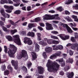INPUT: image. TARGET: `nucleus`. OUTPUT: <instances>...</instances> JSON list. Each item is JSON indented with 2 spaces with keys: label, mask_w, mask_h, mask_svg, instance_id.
I'll list each match as a JSON object with an SVG mask.
<instances>
[{
  "label": "nucleus",
  "mask_w": 78,
  "mask_h": 78,
  "mask_svg": "<svg viewBox=\"0 0 78 78\" xmlns=\"http://www.w3.org/2000/svg\"><path fill=\"white\" fill-rule=\"evenodd\" d=\"M46 67L48 68V70L49 72L57 71L59 67V65L55 62H54L53 64L51 65L50 60H48V62L46 64Z\"/></svg>",
  "instance_id": "1"
},
{
  "label": "nucleus",
  "mask_w": 78,
  "mask_h": 78,
  "mask_svg": "<svg viewBox=\"0 0 78 78\" xmlns=\"http://www.w3.org/2000/svg\"><path fill=\"white\" fill-rule=\"evenodd\" d=\"M9 46L10 48H9L10 53L8 52L9 55L11 58H14V54H15L17 51V48L13 44H10Z\"/></svg>",
  "instance_id": "2"
},
{
  "label": "nucleus",
  "mask_w": 78,
  "mask_h": 78,
  "mask_svg": "<svg viewBox=\"0 0 78 78\" xmlns=\"http://www.w3.org/2000/svg\"><path fill=\"white\" fill-rule=\"evenodd\" d=\"M58 16H59L58 14L52 16L46 15L43 16V20H53L54 19L55 20L56 17H58Z\"/></svg>",
  "instance_id": "3"
},
{
  "label": "nucleus",
  "mask_w": 78,
  "mask_h": 78,
  "mask_svg": "<svg viewBox=\"0 0 78 78\" xmlns=\"http://www.w3.org/2000/svg\"><path fill=\"white\" fill-rule=\"evenodd\" d=\"M14 38L13 41L16 43L18 45H21L22 43L20 39L19 35H16L12 36Z\"/></svg>",
  "instance_id": "4"
},
{
  "label": "nucleus",
  "mask_w": 78,
  "mask_h": 78,
  "mask_svg": "<svg viewBox=\"0 0 78 78\" xmlns=\"http://www.w3.org/2000/svg\"><path fill=\"white\" fill-rule=\"evenodd\" d=\"M24 42L25 44H27L28 45H31L33 44V42L30 38L25 37L24 38Z\"/></svg>",
  "instance_id": "5"
},
{
  "label": "nucleus",
  "mask_w": 78,
  "mask_h": 78,
  "mask_svg": "<svg viewBox=\"0 0 78 78\" xmlns=\"http://www.w3.org/2000/svg\"><path fill=\"white\" fill-rule=\"evenodd\" d=\"M21 55L22 56L25 58V59L27 60L28 58V55H27V53L26 51L25 50H22V51Z\"/></svg>",
  "instance_id": "6"
},
{
  "label": "nucleus",
  "mask_w": 78,
  "mask_h": 78,
  "mask_svg": "<svg viewBox=\"0 0 78 78\" xmlns=\"http://www.w3.org/2000/svg\"><path fill=\"white\" fill-rule=\"evenodd\" d=\"M45 24L46 28L47 30H52L53 29V27H52L51 24L48 23H46Z\"/></svg>",
  "instance_id": "7"
},
{
  "label": "nucleus",
  "mask_w": 78,
  "mask_h": 78,
  "mask_svg": "<svg viewBox=\"0 0 78 78\" xmlns=\"http://www.w3.org/2000/svg\"><path fill=\"white\" fill-rule=\"evenodd\" d=\"M58 36H59L60 37V38H61V39H62V40H63V41H66V39H69V36L66 35L65 37V38H64V35L62 34L58 35Z\"/></svg>",
  "instance_id": "8"
},
{
  "label": "nucleus",
  "mask_w": 78,
  "mask_h": 78,
  "mask_svg": "<svg viewBox=\"0 0 78 78\" xmlns=\"http://www.w3.org/2000/svg\"><path fill=\"white\" fill-rule=\"evenodd\" d=\"M38 70V73L40 74H42L44 73V68L41 66H38L37 67Z\"/></svg>",
  "instance_id": "9"
},
{
  "label": "nucleus",
  "mask_w": 78,
  "mask_h": 78,
  "mask_svg": "<svg viewBox=\"0 0 78 78\" xmlns=\"http://www.w3.org/2000/svg\"><path fill=\"white\" fill-rule=\"evenodd\" d=\"M66 74L68 78H73L74 75V73L73 72H72L70 73H67Z\"/></svg>",
  "instance_id": "10"
},
{
  "label": "nucleus",
  "mask_w": 78,
  "mask_h": 78,
  "mask_svg": "<svg viewBox=\"0 0 78 78\" xmlns=\"http://www.w3.org/2000/svg\"><path fill=\"white\" fill-rule=\"evenodd\" d=\"M56 61L58 62H62L61 66H62V67L65 66V62L63 61V58H61L60 60H57Z\"/></svg>",
  "instance_id": "11"
},
{
  "label": "nucleus",
  "mask_w": 78,
  "mask_h": 78,
  "mask_svg": "<svg viewBox=\"0 0 78 78\" xmlns=\"http://www.w3.org/2000/svg\"><path fill=\"white\" fill-rule=\"evenodd\" d=\"M45 51L46 52L48 53L49 52H51L52 50V48L50 47H46L45 49Z\"/></svg>",
  "instance_id": "12"
},
{
  "label": "nucleus",
  "mask_w": 78,
  "mask_h": 78,
  "mask_svg": "<svg viewBox=\"0 0 78 78\" xmlns=\"http://www.w3.org/2000/svg\"><path fill=\"white\" fill-rule=\"evenodd\" d=\"M32 61H34L35 60L36 58H37V55H36V54L34 52H33L32 54Z\"/></svg>",
  "instance_id": "13"
},
{
  "label": "nucleus",
  "mask_w": 78,
  "mask_h": 78,
  "mask_svg": "<svg viewBox=\"0 0 78 78\" xmlns=\"http://www.w3.org/2000/svg\"><path fill=\"white\" fill-rule=\"evenodd\" d=\"M27 36H31L32 37H34L35 35V34H34V33L32 32H29L27 34Z\"/></svg>",
  "instance_id": "14"
},
{
  "label": "nucleus",
  "mask_w": 78,
  "mask_h": 78,
  "mask_svg": "<svg viewBox=\"0 0 78 78\" xmlns=\"http://www.w3.org/2000/svg\"><path fill=\"white\" fill-rule=\"evenodd\" d=\"M35 50L36 51L38 52L39 51V46L37 43H35Z\"/></svg>",
  "instance_id": "15"
},
{
  "label": "nucleus",
  "mask_w": 78,
  "mask_h": 78,
  "mask_svg": "<svg viewBox=\"0 0 78 78\" xmlns=\"http://www.w3.org/2000/svg\"><path fill=\"white\" fill-rule=\"evenodd\" d=\"M6 38L8 39L9 41H12L13 40L12 37L10 35L6 36Z\"/></svg>",
  "instance_id": "16"
},
{
  "label": "nucleus",
  "mask_w": 78,
  "mask_h": 78,
  "mask_svg": "<svg viewBox=\"0 0 78 78\" xmlns=\"http://www.w3.org/2000/svg\"><path fill=\"white\" fill-rule=\"evenodd\" d=\"M75 44V43H73L72 44L70 43H69L66 45L67 47H70L71 46V48L73 50V47H74V45Z\"/></svg>",
  "instance_id": "17"
},
{
  "label": "nucleus",
  "mask_w": 78,
  "mask_h": 78,
  "mask_svg": "<svg viewBox=\"0 0 78 78\" xmlns=\"http://www.w3.org/2000/svg\"><path fill=\"white\" fill-rule=\"evenodd\" d=\"M17 32V29H14L13 30H10V33L11 34L13 35L15 33Z\"/></svg>",
  "instance_id": "18"
},
{
  "label": "nucleus",
  "mask_w": 78,
  "mask_h": 78,
  "mask_svg": "<svg viewBox=\"0 0 78 78\" xmlns=\"http://www.w3.org/2000/svg\"><path fill=\"white\" fill-rule=\"evenodd\" d=\"M0 12L2 15L3 16H5V14H6V12H5L4 10V9H1Z\"/></svg>",
  "instance_id": "19"
},
{
  "label": "nucleus",
  "mask_w": 78,
  "mask_h": 78,
  "mask_svg": "<svg viewBox=\"0 0 78 78\" xmlns=\"http://www.w3.org/2000/svg\"><path fill=\"white\" fill-rule=\"evenodd\" d=\"M50 58L51 59H55V58H56V54H54L51 55L50 57Z\"/></svg>",
  "instance_id": "20"
},
{
  "label": "nucleus",
  "mask_w": 78,
  "mask_h": 78,
  "mask_svg": "<svg viewBox=\"0 0 78 78\" xmlns=\"http://www.w3.org/2000/svg\"><path fill=\"white\" fill-rule=\"evenodd\" d=\"M39 44L42 45H47V43L44 42V41H41L39 42Z\"/></svg>",
  "instance_id": "21"
},
{
  "label": "nucleus",
  "mask_w": 78,
  "mask_h": 78,
  "mask_svg": "<svg viewBox=\"0 0 78 78\" xmlns=\"http://www.w3.org/2000/svg\"><path fill=\"white\" fill-rule=\"evenodd\" d=\"M56 48H57L58 50V49H59V50H62V49H63V46L62 45H59L56 47Z\"/></svg>",
  "instance_id": "22"
},
{
  "label": "nucleus",
  "mask_w": 78,
  "mask_h": 78,
  "mask_svg": "<svg viewBox=\"0 0 78 78\" xmlns=\"http://www.w3.org/2000/svg\"><path fill=\"white\" fill-rule=\"evenodd\" d=\"M7 68L8 69H9L10 70V72L12 73L13 72L12 68V67L11 66V65H8L7 67Z\"/></svg>",
  "instance_id": "23"
},
{
  "label": "nucleus",
  "mask_w": 78,
  "mask_h": 78,
  "mask_svg": "<svg viewBox=\"0 0 78 78\" xmlns=\"http://www.w3.org/2000/svg\"><path fill=\"white\" fill-rule=\"evenodd\" d=\"M1 3L2 4L4 3H8V2L7 0H1Z\"/></svg>",
  "instance_id": "24"
},
{
  "label": "nucleus",
  "mask_w": 78,
  "mask_h": 78,
  "mask_svg": "<svg viewBox=\"0 0 78 78\" xmlns=\"http://www.w3.org/2000/svg\"><path fill=\"white\" fill-rule=\"evenodd\" d=\"M4 75H8L9 74V71L8 70H5L4 71Z\"/></svg>",
  "instance_id": "25"
},
{
  "label": "nucleus",
  "mask_w": 78,
  "mask_h": 78,
  "mask_svg": "<svg viewBox=\"0 0 78 78\" xmlns=\"http://www.w3.org/2000/svg\"><path fill=\"white\" fill-rule=\"evenodd\" d=\"M67 30L68 33H73V31H72V30L70 27H69L67 29Z\"/></svg>",
  "instance_id": "26"
},
{
  "label": "nucleus",
  "mask_w": 78,
  "mask_h": 78,
  "mask_svg": "<svg viewBox=\"0 0 78 78\" xmlns=\"http://www.w3.org/2000/svg\"><path fill=\"white\" fill-rule=\"evenodd\" d=\"M47 42L48 44H53V41L51 39L48 40Z\"/></svg>",
  "instance_id": "27"
},
{
  "label": "nucleus",
  "mask_w": 78,
  "mask_h": 78,
  "mask_svg": "<svg viewBox=\"0 0 78 78\" xmlns=\"http://www.w3.org/2000/svg\"><path fill=\"white\" fill-rule=\"evenodd\" d=\"M8 21L10 23V24H11V25H14L15 23H17V22H16L15 23H14V22H13V21H12V20H9Z\"/></svg>",
  "instance_id": "28"
},
{
  "label": "nucleus",
  "mask_w": 78,
  "mask_h": 78,
  "mask_svg": "<svg viewBox=\"0 0 78 78\" xmlns=\"http://www.w3.org/2000/svg\"><path fill=\"white\" fill-rule=\"evenodd\" d=\"M22 57H23V56H22V55H21L20 54H18L16 56V58L18 59H21Z\"/></svg>",
  "instance_id": "29"
},
{
  "label": "nucleus",
  "mask_w": 78,
  "mask_h": 78,
  "mask_svg": "<svg viewBox=\"0 0 78 78\" xmlns=\"http://www.w3.org/2000/svg\"><path fill=\"white\" fill-rule=\"evenodd\" d=\"M27 64L28 68H30L31 65H32V63L30 62H27Z\"/></svg>",
  "instance_id": "30"
},
{
  "label": "nucleus",
  "mask_w": 78,
  "mask_h": 78,
  "mask_svg": "<svg viewBox=\"0 0 78 78\" xmlns=\"http://www.w3.org/2000/svg\"><path fill=\"white\" fill-rule=\"evenodd\" d=\"M59 43V42L58 41L56 40L52 41V44H58Z\"/></svg>",
  "instance_id": "31"
},
{
  "label": "nucleus",
  "mask_w": 78,
  "mask_h": 78,
  "mask_svg": "<svg viewBox=\"0 0 78 78\" xmlns=\"http://www.w3.org/2000/svg\"><path fill=\"white\" fill-rule=\"evenodd\" d=\"M22 69L23 70H24V71L25 73H27V68H26V67H25V66H23L22 67Z\"/></svg>",
  "instance_id": "32"
},
{
  "label": "nucleus",
  "mask_w": 78,
  "mask_h": 78,
  "mask_svg": "<svg viewBox=\"0 0 78 78\" xmlns=\"http://www.w3.org/2000/svg\"><path fill=\"white\" fill-rule=\"evenodd\" d=\"M5 18H7V19H9L10 17V15H9L8 13H6L5 14V16H3Z\"/></svg>",
  "instance_id": "33"
},
{
  "label": "nucleus",
  "mask_w": 78,
  "mask_h": 78,
  "mask_svg": "<svg viewBox=\"0 0 78 78\" xmlns=\"http://www.w3.org/2000/svg\"><path fill=\"white\" fill-rule=\"evenodd\" d=\"M66 62H69L70 63H72L73 62V59L71 58H69V61H66Z\"/></svg>",
  "instance_id": "34"
},
{
  "label": "nucleus",
  "mask_w": 78,
  "mask_h": 78,
  "mask_svg": "<svg viewBox=\"0 0 78 78\" xmlns=\"http://www.w3.org/2000/svg\"><path fill=\"white\" fill-rule=\"evenodd\" d=\"M28 27L29 28H31L33 27V24L30 23L28 24Z\"/></svg>",
  "instance_id": "35"
},
{
  "label": "nucleus",
  "mask_w": 78,
  "mask_h": 78,
  "mask_svg": "<svg viewBox=\"0 0 78 78\" xmlns=\"http://www.w3.org/2000/svg\"><path fill=\"white\" fill-rule=\"evenodd\" d=\"M2 30L4 31H8L9 32V30H8V29H7V28H6L5 27H3Z\"/></svg>",
  "instance_id": "36"
},
{
  "label": "nucleus",
  "mask_w": 78,
  "mask_h": 78,
  "mask_svg": "<svg viewBox=\"0 0 78 78\" xmlns=\"http://www.w3.org/2000/svg\"><path fill=\"white\" fill-rule=\"evenodd\" d=\"M20 12H21V11L20 10H16L14 12L15 14H19L20 13Z\"/></svg>",
  "instance_id": "37"
},
{
  "label": "nucleus",
  "mask_w": 78,
  "mask_h": 78,
  "mask_svg": "<svg viewBox=\"0 0 78 78\" xmlns=\"http://www.w3.org/2000/svg\"><path fill=\"white\" fill-rule=\"evenodd\" d=\"M20 34H26V32L24 31H21L19 32Z\"/></svg>",
  "instance_id": "38"
},
{
  "label": "nucleus",
  "mask_w": 78,
  "mask_h": 78,
  "mask_svg": "<svg viewBox=\"0 0 78 78\" xmlns=\"http://www.w3.org/2000/svg\"><path fill=\"white\" fill-rule=\"evenodd\" d=\"M51 37L52 38V39H58V37L53 35H51Z\"/></svg>",
  "instance_id": "39"
},
{
  "label": "nucleus",
  "mask_w": 78,
  "mask_h": 78,
  "mask_svg": "<svg viewBox=\"0 0 78 78\" xmlns=\"http://www.w3.org/2000/svg\"><path fill=\"white\" fill-rule=\"evenodd\" d=\"M64 70L65 71H67L69 69H70V66H66L64 68Z\"/></svg>",
  "instance_id": "40"
},
{
  "label": "nucleus",
  "mask_w": 78,
  "mask_h": 78,
  "mask_svg": "<svg viewBox=\"0 0 78 78\" xmlns=\"http://www.w3.org/2000/svg\"><path fill=\"white\" fill-rule=\"evenodd\" d=\"M61 54L62 53L61 51H58L55 54V55L56 56H60Z\"/></svg>",
  "instance_id": "41"
},
{
  "label": "nucleus",
  "mask_w": 78,
  "mask_h": 78,
  "mask_svg": "<svg viewBox=\"0 0 78 78\" xmlns=\"http://www.w3.org/2000/svg\"><path fill=\"white\" fill-rule=\"evenodd\" d=\"M2 70V71H4L6 69V66H5V65H4L1 66Z\"/></svg>",
  "instance_id": "42"
},
{
  "label": "nucleus",
  "mask_w": 78,
  "mask_h": 78,
  "mask_svg": "<svg viewBox=\"0 0 78 78\" xmlns=\"http://www.w3.org/2000/svg\"><path fill=\"white\" fill-rule=\"evenodd\" d=\"M5 11L7 13H11L12 12V10L9 9H6Z\"/></svg>",
  "instance_id": "43"
},
{
  "label": "nucleus",
  "mask_w": 78,
  "mask_h": 78,
  "mask_svg": "<svg viewBox=\"0 0 78 78\" xmlns=\"http://www.w3.org/2000/svg\"><path fill=\"white\" fill-rule=\"evenodd\" d=\"M57 9V10H59L60 12H61L64 9L62 8V7H59Z\"/></svg>",
  "instance_id": "44"
},
{
  "label": "nucleus",
  "mask_w": 78,
  "mask_h": 78,
  "mask_svg": "<svg viewBox=\"0 0 78 78\" xmlns=\"http://www.w3.org/2000/svg\"><path fill=\"white\" fill-rule=\"evenodd\" d=\"M63 28H66L67 29L69 27V26H68V25H67V24H63Z\"/></svg>",
  "instance_id": "45"
},
{
  "label": "nucleus",
  "mask_w": 78,
  "mask_h": 78,
  "mask_svg": "<svg viewBox=\"0 0 78 78\" xmlns=\"http://www.w3.org/2000/svg\"><path fill=\"white\" fill-rule=\"evenodd\" d=\"M73 7L75 8L76 9H78V4H74L73 5Z\"/></svg>",
  "instance_id": "46"
},
{
  "label": "nucleus",
  "mask_w": 78,
  "mask_h": 78,
  "mask_svg": "<svg viewBox=\"0 0 78 78\" xmlns=\"http://www.w3.org/2000/svg\"><path fill=\"white\" fill-rule=\"evenodd\" d=\"M71 40L73 42H76V40L74 37H72Z\"/></svg>",
  "instance_id": "47"
},
{
  "label": "nucleus",
  "mask_w": 78,
  "mask_h": 78,
  "mask_svg": "<svg viewBox=\"0 0 78 78\" xmlns=\"http://www.w3.org/2000/svg\"><path fill=\"white\" fill-rule=\"evenodd\" d=\"M51 33L53 34H58V33L57 31H53L51 32Z\"/></svg>",
  "instance_id": "48"
},
{
  "label": "nucleus",
  "mask_w": 78,
  "mask_h": 78,
  "mask_svg": "<svg viewBox=\"0 0 78 78\" xmlns=\"http://www.w3.org/2000/svg\"><path fill=\"white\" fill-rule=\"evenodd\" d=\"M20 3H18L17 4L15 3L13 4V5L14 6H15V7H17V6H19V5H20Z\"/></svg>",
  "instance_id": "49"
},
{
  "label": "nucleus",
  "mask_w": 78,
  "mask_h": 78,
  "mask_svg": "<svg viewBox=\"0 0 78 78\" xmlns=\"http://www.w3.org/2000/svg\"><path fill=\"white\" fill-rule=\"evenodd\" d=\"M35 21L37 22L38 21H40L41 20V18H37L35 19Z\"/></svg>",
  "instance_id": "50"
},
{
  "label": "nucleus",
  "mask_w": 78,
  "mask_h": 78,
  "mask_svg": "<svg viewBox=\"0 0 78 78\" xmlns=\"http://www.w3.org/2000/svg\"><path fill=\"white\" fill-rule=\"evenodd\" d=\"M74 36L76 39L78 38V33L76 32L74 33Z\"/></svg>",
  "instance_id": "51"
},
{
  "label": "nucleus",
  "mask_w": 78,
  "mask_h": 78,
  "mask_svg": "<svg viewBox=\"0 0 78 78\" xmlns=\"http://www.w3.org/2000/svg\"><path fill=\"white\" fill-rule=\"evenodd\" d=\"M43 56H44V58H47V55H46V52H44L43 53Z\"/></svg>",
  "instance_id": "52"
},
{
  "label": "nucleus",
  "mask_w": 78,
  "mask_h": 78,
  "mask_svg": "<svg viewBox=\"0 0 78 78\" xmlns=\"http://www.w3.org/2000/svg\"><path fill=\"white\" fill-rule=\"evenodd\" d=\"M53 48V50H58V48H56V45H54L52 46Z\"/></svg>",
  "instance_id": "53"
},
{
  "label": "nucleus",
  "mask_w": 78,
  "mask_h": 78,
  "mask_svg": "<svg viewBox=\"0 0 78 78\" xmlns=\"http://www.w3.org/2000/svg\"><path fill=\"white\" fill-rule=\"evenodd\" d=\"M4 48H5L4 51H5V53H7V51H8V48H7V47L6 46H4Z\"/></svg>",
  "instance_id": "54"
},
{
  "label": "nucleus",
  "mask_w": 78,
  "mask_h": 78,
  "mask_svg": "<svg viewBox=\"0 0 78 78\" xmlns=\"http://www.w3.org/2000/svg\"><path fill=\"white\" fill-rule=\"evenodd\" d=\"M13 2L15 3H20V0H12Z\"/></svg>",
  "instance_id": "55"
},
{
  "label": "nucleus",
  "mask_w": 78,
  "mask_h": 78,
  "mask_svg": "<svg viewBox=\"0 0 78 78\" xmlns=\"http://www.w3.org/2000/svg\"><path fill=\"white\" fill-rule=\"evenodd\" d=\"M69 53L70 55V56H72V55H73V51H72L71 50H70Z\"/></svg>",
  "instance_id": "56"
},
{
  "label": "nucleus",
  "mask_w": 78,
  "mask_h": 78,
  "mask_svg": "<svg viewBox=\"0 0 78 78\" xmlns=\"http://www.w3.org/2000/svg\"><path fill=\"white\" fill-rule=\"evenodd\" d=\"M0 33L1 36L2 37H4V35H3V32H2V31L0 30Z\"/></svg>",
  "instance_id": "57"
},
{
  "label": "nucleus",
  "mask_w": 78,
  "mask_h": 78,
  "mask_svg": "<svg viewBox=\"0 0 78 78\" xmlns=\"http://www.w3.org/2000/svg\"><path fill=\"white\" fill-rule=\"evenodd\" d=\"M36 75H37V76H38L37 78H43V76H39V75H37L36 73H35Z\"/></svg>",
  "instance_id": "58"
},
{
  "label": "nucleus",
  "mask_w": 78,
  "mask_h": 78,
  "mask_svg": "<svg viewBox=\"0 0 78 78\" xmlns=\"http://www.w3.org/2000/svg\"><path fill=\"white\" fill-rule=\"evenodd\" d=\"M1 20L3 21L4 22H5V21L6 20V19L2 17H1Z\"/></svg>",
  "instance_id": "59"
},
{
  "label": "nucleus",
  "mask_w": 78,
  "mask_h": 78,
  "mask_svg": "<svg viewBox=\"0 0 78 78\" xmlns=\"http://www.w3.org/2000/svg\"><path fill=\"white\" fill-rule=\"evenodd\" d=\"M39 24L41 27H45V24L44 23H40Z\"/></svg>",
  "instance_id": "60"
},
{
  "label": "nucleus",
  "mask_w": 78,
  "mask_h": 78,
  "mask_svg": "<svg viewBox=\"0 0 78 78\" xmlns=\"http://www.w3.org/2000/svg\"><path fill=\"white\" fill-rule=\"evenodd\" d=\"M10 9V10H12L14 9V6H10L9 7V9Z\"/></svg>",
  "instance_id": "61"
},
{
  "label": "nucleus",
  "mask_w": 78,
  "mask_h": 78,
  "mask_svg": "<svg viewBox=\"0 0 78 78\" xmlns=\"http://www.w3.org/2000/svg\"><path fill=\"white\" fill-rule=\"evenodd\" d=\"M11 27V24H8L6 26L7 28H9Z\"/></svg>",
  "instance_id": "62"
},
{
  "label": "nucleus",
  "mask_w": 78,
  "mask_h": 78,
  "mask_svg": "<svg viewBox=\"0 0 78 78\" xmlns=\"http://www.w3.org/2000/svg\"><path fill=\"white\" fill-rule=\"evenodd\" d=\"M27 11H30L31 10V6H28L27 7Z\"/></svg>",
  "instance_id": "63"
},
{
  "label": "nucleus",
  "mask_w": 78,
  "mask_h": 78,
  "mask_svg": "<svg viewBox=\"0 0 78 78\" xmlns=\"http://www.w3.org/2000/svg\"><path fill=\"white\" fill-rule=\"evenodd\" d=\"M4 7L5 9H9V6H8V5H4Z\"/></svg>",
  "instance_id": "64"
}]
</instances>
